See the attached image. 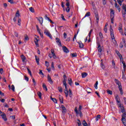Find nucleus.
<instances>
[{
	"mask_svg": "<svg viewBox=\"0 0 126 126\" xmlns=\"http://www.w3.org/2000/svg\"><path fill=\"white\" fill-rule=\"evenodd\" d=\"M81 109H82V106H81V105L79 106V110H77V107H76L75 108L74 111L77 117L79 115L80 118H82L83 115L82 112H81Z\"/></svg>",
	"mask_w": 126,
	"mask_h": 126,
	"instance_id": "nucleus-1",
	"label": "nucleus"
},
{
	"mask_svg": "<svg viewBox=\"0 0 126 126\" xmlns=\"http://www.w3.org/2000/svg\"><path fill=\"white\" fill-rule=\"evenodd\" d=\"M63 85L65 86L64 93L65 94V97H67L68 96V91L67 90V85L66 84V82H63Z\"/></svg>",
	"mask_w": 126,
	"mask_h": 126,
	"instance_id": "nucleus-2",
	"label": "nucleus"
},
{
	"mask_svg": "<svg viewBox=\"0 0 126 126\" xmlns=\"http://www.w3.org/2000/svg\"><path fill=\"white\" fill-rule=\"evenodd\" d=\"M110 36L111 37L112 40H115V35H114V30L111 26H110Z\"/></svg>",
	"mask_w": 126,
	"mask_h": 126,
	"instance_id": "nucleus-3",
	"label": "nucleus"
},
{
	"mask_svg": "<svg viewBox=\"0 0 126 126\" xmlns=\"http://www.w3.org/2000/svg\"><path fill=\"white\" fill-rule=\"evenodd\" d=\"M122 117V123H123V125H124V126H126V113H123Z\"/></svg>",
	"mask_w": 126,
	"mask_h": 126,
	"instance_id": "nucleus-4",
	"label": "nucleus"
},
{
	"mask_svg": "<svg viewBox=\"0 0 126 126\" xmlns=\"http://www.w3.org/2000/svg\"><path fill=\"white\" fill-rule=\"evenodd\" d=\"M44 34H45L46 35V36H48V37H49V38H50V39H53L52 34H51V33H50V32H49V31H48V30H45Z\"/></svg>",
	"mask_w": 126,
	"mask_h": 126,
	"instance_id": "nucleus-5",
	"label": "nucleus"
},
{
	"mask_svg": "<svg viewBox=\"0 0 126 126\" xmlns=\"http://www.w3.org/2000/svg\"><path fill=\"white\" fill-rule=\"evenodd\" d=\"M97 50H98V53L99 56L102 55V48H101V45L100 43L98 44V47H97Z\"/></svg>",
	"mask_w": 126,
	"mask_h": 126,
	"instance_id": "nucleus-6",
	"label": "nucleus"
},
{
	"mask_svg": "<svg viewBox=\"0 0 126 126\" xmlns=\"http://www.w3.org/2000/svg\"><path fill=\"white\" fill-rule=\"evenodd\" d=\"M56 43H57V44H58V46H59V47H62V41H61V39H60V38L57 37L56 38Z\"/></svg>",
	"mask_w": 126,
	"mask_h": 126,
	"instance_id": "nucleus-7",
	"label": "nucleus"
},
{
	"mask_svg": "<svg viewBox=\"0 0 126 126\" xmlns=\"http://www.w3.org/2000/svg\"><path fill=\"white\" fill-rule=\"evenodd\" d=\"M47 80L48 82H49L51 84H53V83H54L53 80H52V78H51V76L49 75H48L47 76Z\"/></svg>",
	"mask_w": 126,
	"mask_h": 126,
	"instance_id": "nucleus-8",
	"label": "nucleus"
},
{
	"mask_svg": "<svg viewBox=\"0 0 126 126\" xmlns=\"http://www.w3.org/2000/svg\"><path fill=\"white\" fill-rule=\"evenodd\" d=\"M61 108L62 109L63 114H65V113H66V108H65V107H64L63 105H62Z\"/></svg>",
	"mask_w": 126,
	"mask_h": 126,
	"instance_id": "nucleus-9",
	"label": "nucleus"
},
{
	"mask_svg": "<svg viewBox=\"0 0 126 126\" xmlns=\"http://www.w3.org/2000/svg\"><path fill=\"white\" fill-rule=\"evenodd\" d=\"M0 116H1V117H2V119H3V120L5 122H6V121H7V118H6V115H5V114L3 113V114H1Z\"/></svg>",
	"mask_w": 126,
	"mask_h": 126,
	"instance_id": "nucleus-10",
	"label": "nucleus"
},
{
	"mask_svg": "<svg viewBox=\"0 0 126 126\" xmlns=\"http://www.w3.org/2000/svg\"><path fill=\"white\" fill-rule=\"evenodd\" d=\"M39 38H37L36 37L34 38V43L36 46H37V47H39V43H38V42H39Z\"/></svg>",
	"mask_w": 126,
	"mask_h": 126,
	"instance_id": "nucleus-11",
	"label": "nucleus"
},
{
	"mask_svg": "<svg viewBox=\"0 0 126 126\" xmlns=\"http://www.w3.org/2000/svg\"><path fill=\"white\" fill-rule=\"evenodd\" d=\"M63 50L64 53H69V51L68 50V49L66 48L65 46H63Z\"/></svg>",
	"mask_w": 126,
	"mask_h": 126,
	"instance_id": "nucleus-12",
	"label": "nucleus"
},
{
	"mask_svg": "<svg viewBox=\"0 0 126 126\" xmlns=\"http://www.w3.org/2000/svg\"><path fill=\"white\" fill-rule=\"evenodd\" d=\"M78 44H79V48H80L81 49H82L83 48H84V45L83 44V43H82L81 41H79L78 42Z\"/></svg>",
	"mask_w": 126,
	"mask_h": 126,
	"instance_id": "nucleus-13",
	"label": "nucleus"
},
{
	"mask_svg": "<svg viewBox=\"0 0 126 126\" xmlns=\"http://www.w3.org/2000/svg\"><path fill=\"white\" fill-rule=\"evenodd\" d=\"M45 18L46 20H48V21H50L51 23L54 24V22H53V21H52V20H51L49 17H48V16H47V15H45Z\"/></svg>",
	"mask_w": 126,
	"mask_h": 126,
	"instance_id": "nucleus-14",
	"label": "nucleus"
},
{
	"mask_svg": "<svg viewBox=\"0 0 126 126\" xmlns=\"http://www.w3.org/2000/svg\"><path fill=\"white\" fill-rule=\"evenodd\" d=\"M95 14V18L96 19V23H99V16L98 15V13H94Z\"/></svg>",
	"mask_w": 126,
	"mask_h": 126,
	"instance_id": "nucleus-15",
	"label": "nucleus"
},
{
	"mask_svg": "<svg viewBox=\"0 0 126 126\" xmlns=\"http://www.w3.org/2000/svg\"><path fill=\"white\" fill-rule=\"evenodd\" d=\"M37 19L39 21V23H40V24L42 25L43 21L44 20V19H43V17H39Z\"/></svg>",
	"mask_w": 126,
	"mask_h": 126,
	"instance_id": "nucleus-16",
	"label": "nucleus"
},
{
	"mask_svg": "<svg viewBox=\"0 0 126 126\" xmlns=\"http://www.w3.org/2000/svg\"><path fill=\"white\" fill-rule=\"evenodd\" d=\"M59 100L62 104L63 103V96L59 95Z\"/></svg>",
	"mask_w": 126,
	"mask_h": 126,
	"instance_id": "nucleus-17",
	"label": "nucleus"
},
{
	"mask_svg": "<svg viewBox=\"0 0 126 126\" xmlns=\"http://www.w3.org/2000/svg\"><path fill=\"white\" fill-rule=\"evenodd\" d=\"M68 83L70 86H71V85H72V79H71V78H69L68 79Z\"/></svg>",
	"mask_w": 126,
	"mask_h": 126,
	"instance_id": "nucleus-18",
	"label": "nucleus"
},
{
	"mask_svg": "<svg viewBox=\"0 0 126 126\" xmlns=\"http://www.w3.org/2000/svg\"><path fill=\"white\" fill-rule=\"evenodd\" d=\"M114 81H115V83L116 84H117V85H121V82H120V81H119V80H118V79H115V80H114Z\"/></svg>",
	"mask_w": 126,
	"mask_h": 126,
	"instance_id": "nucleus-19",
	"label": "nucleus"
},
{
	"mask_svg": "<svg viewBox=\"0 0 126 126\" xmlns=\"http://www.w3.org/2000/svg\"><path fill=\"white\" fill-rule=\"evenodd\" d=\"M110 17H114V15H115V11L114 10H111V12H110Z\"/></svg>",
	"mask_w": 126,
	"mask_h": 126,
	"instance_id": "nucleus-20",
	"label": "nucleus"
},
{
	"mask_svg": "<svg viewBox=\"0 0 126 126\" xmlns=\"http://www.w3.org/2000/svg\"><path fill=\"white\" fill-rule=\"evenodd\" d=\"M88 74L86 72H83L82 73V78H85L87 76Z\"/></svg>",
	"mask_w": 126,
	"mask_h": 126,
	"instance_id": "nucleus-21",
	"label": "nucleus"
},
{
	"mask_svg": "<svg viewBox=\"0 0 126 126\" xmlns=\"http://www.w3.org/2000/svg\"><path fill=\"white\" fill-rule=\"evenodd\" d=\"M68 92H69V97L71 98V97H72V92L71 91V90L69 89V91Z\"/></svg>",
	"mask_w": 126,
	"mask_h": 126,
	"instance_id": "nucleus-22",
	"label": "nucleus"
},
{
	"mask_svg": "<svg viewBox=\"0 0 126 126\" xmlns=\"http://www.w3.org/2000/svg\"><path fill=\"white\" fill-rule=\"evenodd\" d=\"M21 58L23 62H25V61L26 60V57H25L23 55H22L21 56Z\"/></svg>",
	"mask_w": 126,
	"mask_h": 126,
	"instance_id": "nucleus-23",
	"label": "nucleus"
},
{
	"mask_svg": "<svg viewBox=\"0 0 126 126\" xmlns=\"http://www.w3.org/2000/svg\"><path fill=\"white\" fill-rule=\"evenodd\" d=\"M124 46H125V43L121 42L119 45L120 48H121V49H123V48H124Z\"/></svg>",
	"mask_w": 126,
	"mask_h": 126,
	"instance_id": "nucleus-24",
	"label": "nucleus"
},
{
	"mask_svg": "<svg viewBox=\"0 0 126 126\" xmlns=\"http://www.w3.org/2000/svg\"><path fill=\"white\" fill-rule=\"evenodd\" d=\"M35 60L37 64H39V62L40 61V59H39V58H37V56L36 55L35 56Z\"/></svg>",
	"mask_w": 126,
	"mask_h": 126,
	"instance_id": "nucleus-25",
	"label": "nucleus"
},
{
	"mask_svg": "<svg viewBox=\"0 0 126 126\" xmlns=\"http://www.w3.org/2000/svg\"><path fill=\"white\" fill-rule=\"evenodd\" d=\"M42 87L44 90H45L46 91H48V88H47V86H46L45 84H43Z\"/></svg>",
	"mask_w": 126,
	"mask_h": 126,
	"instance_id": "nucleus-26",
	"label": "nucleus"
},
{
	"mask_svg": "<svg viewBox=\"0 0 126 126\" xmlns=\"http://www.w3.org/2000/svg\"><path fill=\"white\" fill-rule=\"evenodd\" d=\"M63 82H66V79H67V77H66V75L65 74H64L63 76Z\"/></svg>",
	"mask_w": 126,
	"mask_h": 126,
	"instance_id": "nucleus-27",
	"label": "nucleus"
},
{
	"mask_svg": "<svg viewBox=\"0 0 126 126\" xmlns=\"http://www.w3.org/2000/svg\"><path fill=\"white\" fill-rule=\"evenodd\" d=\"M37 95H38V97L40 98V99L42 98V93H41L40 92H38Z\"/></svg>",
	"mask_w": 126,
	"mask_h": 126,
	"instance_id": "nucleus-28",
	"label": "nucleus"
},
{
	"mask_svg": "<svg viewBox=\"0 0 126 126\" xmlns=\"http://www.w3.org/2000/svg\"><path fill=\"white\" fill-rule=\"evenodd\" d=\"M122 43H124L125 47H126V38L124 37L122 38Z\"/></svg>",
	"mask_w": 126,
	"mask_h": 126,
	"instance_id": "nucleus-29",
	"label": "nucleus"
},
{
	"mask_svg": "<svg viewBox=\"0 0 126 126\" xmlns=\"http://www.w3.org/2000/svg\"><path fill=\"white\" fill-rule=\"evenodd\" d=\"M123 30V24L122 23L119 24V27L118 28V30Z\"/></svg>",
	"mask_w": 126,
	"mask_h": 126,
	"instance_id": "nucleus-30",
	"label": "nucleus"
},
{
	"mask_svg": "<svg viewBox=\"0 0 126 126\" xmlns=\"http://www.w3.org/2000/svg\"><path fill=\"white\" fill-rule=\"evenodd\" d=\"M94 87L95 89H98V81H96L94 85Z\"/></svg>",
	"mask_w": 126,
	"mask_h": 126,
	"instance_id": "nucleus-31",
	"label": "nucleus"
},
{
	"mask_svg": "<svg viewBox=\"0 0 126 126\" xmlns=\"http://www.w3.org/2000/svg\"><path fill=\"white\" fill-rule=\"evenodd\" d=\"M119 107H120L121 108V112L124 114L125 112V109L124 108V107H122V105H121V104H119Z\"/></svg>",
	"mask_w": 126,
	"mask_h": 126,
	"instance_id": "nucleus-32",
	"label": "nucleus"
},
{
	"mask_svg": "<svg viewBox=\"0 0 126 126\" xmlns=\"http://www.w3.org/2000/svg\"><path fill=\"white\" fill-rule=\"evenodd\" d=\"M29 10L31 11V12H32V13L35 12V10H34V8L32 7H30Z\"/></svg>",
	"mask_w": 126,
	"mask_h": 126,
	"instance_id": "nucleus-33",
	"label": "nucleus"
},
{
	"mask_svg": "<svg viewBox=\"0 0 126 126\" xmlns=\"http://www.w3.org/2000/svg\"><path fill=\"white\" fill-rule=\"evenodd\" d=\"M58 91H59V92L60 93H63V88H62V87H59Z\"/></svg>",
	"mask_w": 126,
	"mask_h": 126,
	"instance_id": "nucleus-34",
	"label": "nucleus"
},
{
	"mask_svg": "<svg viewBox=\"0 0 126 126\" xmlns=\"http://www.w3.org/2000/svg\"><path fill=\"white\" fill-rule=\"evenodd\" d=\"M90 91H92V90H91L90 88H88L87 89V92L88 93V94H90V93H91V92Z\"/></svg>",
	"mask_w": 126,
	"mask_h": 126,
	"instance_id": "nucleus-35",
	"label": "nucleus"
},
{
	"mask_svg": "<svg viewBox=\"0 0 126 126\" xmlns=\"http://www.w3.org/2000/svg\"><path fill=\"white\" fill-rule=\"evenodd\" d=\"M21 24V19L18 18V25H19V26H20Z\"/></svg>",
	"mask_w": 126,
	"mask_h": 126,
	"instance_id": "nucleus-36",
	"label": "nucleus"
},
{
	"mask_svg": "<svg viewBox=\"0 0 126 126\" xmlns=\"http://www.w3.org/2000/svg\"><path fill=\"white\" fill-rule=\"evenodd\" d=\"M116 100V101L117 102V103H120V100L119 99H120V97H119V95H117L116 96V98H115Z\"/></svg>",
	"mask_w": 126,
	"mask_h": 126,
	"instance_id": "nucleus-37",
	"label": "nucleus"
},
{
	"mask_svg": "<svg viewBox=\"0 0 126 126\" xmlns=\"http://www.w3.org/2000/svg\"><path fill=\"white\" fill-rule=\"evenodd\" d=\"M107 92L108 94H110V95H113V92H112V91L107 90Z\"/></svg>",
	"mask_w": 126,
	"mask_h": 126,
	"instance_id": "nucleus-38",
	"label": "nucleus"
},
{
	"mask_svg": "<svg viewBox=\"0 0 126 126\" xmlns=\"http://www.w3.org/2000/svg\"><path fill=\"white\" fill-rule=\"evenodd\" d=\"M122 63L123 64L124 69H126V63H125V61H123Z\"/></svg>",
	"mask_w": 126,
	"mask_h": 126,
	"instance_id": "nucleus-39",
	"label": "nucleus"
},
{
	"mask_svg": "<svg viewBox=\"0 0 126 126\" xmlns=\"http://www.w3.org/2000/svg\"><path fill=\"white\" fill-rule=\"evenodd\" d=\"M51 100H52V101H53V102H54V103H58V101H57V99L56 98H53L51 97Z\"/></svg>",
	"mask_w": 126,
	"mask_h": 126,
	"instance_id": "nucleus-40",
	"label": "nucleus"
},
{
	"mask_svg": "<svg viewBox=\"0 0 126 126\" xmlns=\"http://www.w3.org/2000/svg\"><path fill=\"white\" fill-rule=\"evenodd\" d=\"M87 16H90V12H87L85 15L84 17L83 18V19H84V18H85V17H87Z\"/></svg>",
	"mask_w": 126,
	"mask_h": 126,
	"instance_id": "nucleus-41",
	"label": "nucleus"
},
{
	"mask_svg": "<svg viewBox=\"0 0 126 126\" xmlns=\"http://www.w3.org/2000/svg\"><path fill=\"white\" fill-rule=\"evenodd\" d=\"M72 58H76V57H77V54L76 53H72Z\"/></svg>",
	"mask_w": 126,
	"mask_h": 126,
	"instance_id": "nucleus-42",
	"label": "nucleus"
},
{
	"mask_svg": "<svg viewBox=\"0 0 126 126\" xmlns=\"http://www.w3.org/2000/svg\"><path fill=\"white\" fill-rule=\"evenodd\" d=\"M83 126H88V124H87V123H86V121H84L83 122Z\"/></svg>",
	"mask_w": 126,
	"mask_h": 126,
	"instance_id": "nucleus-43",
	"label": "nucleus"
},
{
	"mask_svg": "<svg viewBox=\"0 0 126 126\" xmlns=\"http://www.w3.org/2000/svg\"><path fill=\"white\" fill-rule=\"evenodd\" d=\"M92 31H93V30H91L89 33V34H88V36H89V38H90V37H91V34L92 33Z\"/></svg>",
	"mask_w": 126,
	"mask_h": 126,
	"instance_id": "nucleus-44",
	"label": "nucleus"
},
{
	"mask_svg": "<svg viewBox=\"0 0 126 126\" xmlns=\"http://www.w3.org/2000/svg\"><path fill=\"white\" fill-rule=\"evenodd\" d=\"M16 17H17L18 16H20V14H19V11H17V12L16 13Z\"/></svg>",
	"mask_w": 126,
	"mask_h": 126,
	"instance_id": "nucleus-45",
	"label": "nucleus"
},
{
	"mask_svg": "<svg viewBox=\"0 0 126 126\" xmlns=\"http://www.w3.org/2000/svg\"><path fill=\"white\" fill-rule=\"evenodd\" d=\"M118 88L119 91L123 90V87H122V84L118 85Z\"/></svg>",
	"mask_w": 126,
	"mask_h": 126,
	"instance_id": "nucleus-46",
	"label": "nucleus"
},
{
	"mask_svg": "<svg viewBox=\"0 0 126 126\" xmlns=\"http://www.w3.org/2000/svg\"><path fill=\"white\" fill-rule=\"evenodd\" d=\"M11 89L12 90V91H13V92H14V91H15V88L14 87V85H12L11 86Z\"/></svg>",
	"mask_w": 126,
	"mask_h": 126,
	"instance_id": "nucleus-47",
	"label": "nucleus"
},
{
	"mask_svg": "<svg viewBox=\"0 0 126 126\" xmlns=\"http://www.w3.org/2000/svg\"><path fill=\"white\" fill-rule=\"evenodd\" d=\"M102 4L103 5L107 4V1L106 0H102Z\"/></svg>",
	"mask_w": 126,
	"mask_h": 126,
	"instance_id": "nucleus-48",
	"label": "nucleus"
},
{
	"mask_svg": "<svg viewBox=\"0 0 126 126\" xmlns=\"http://www.w3.org/2000/svg\"><path fill=\"white\" fill-rule=\"evenodd\" d=\"M100 66L101 67H102V68H103V69H104V68H105V65H104V64H103V63H101L100 64Z\"/></svg>",
	"mask_w": 126,
	"mask_h": 126,
	"instance_id": "nucleus-49",
	"label": "nucleus"
},
{
	"mask_svg": "<svg viewBox=\"0 0 126 126\" xmlns=\"http://www.w3.org/2000/svg\"><path fill=\"white\" fill-rule=\"evenodd\" d=\"M117 1L119 5H122V2H123V1H121V0H117Z\"/></svg>",
	"mask_w": 126,
	"mask_h": 126,
	"instance_id": "nucleus-50",
	"label": "nucleus"
},
{
	"mask_svg": "<svg viewBox=\"0 0 126 126\" xmlns=\"http://www.w3.org/2000/svg\"><path fill=\"white\" fill-rule=\"evenodd\" d=\"M8 2H10L11 4H13V3H14V2H13V0H8Z\"/></svg>",
	"mask_w": 126,
	"mask_h": 126,
	"instance_id": "nucleus-51",
	"label": "nucleus"
},
{
	"mask_svg": "<svg viewBox=\"0 0 126 126\" xmlns=\"http://www.w3.org/2000/svg\"><path fill=\"white\" fill-rule=\"evenodd\" d=\"M28 69V71L29 72V73L30 74L31 76H32V73H31V70H30V69H29V68H27Z\"/></svg>",
	"mask_w": 126,
	"mask_h": 126,
	"instance_id": "nucleus-52",
	"label": "nucleus"
},
{
	"mask_svg": "<svg viewBox=\"0 0 126 126\" xmlns=\"http://www.w3.org/2000/svg\"><path fill=\"white\" fill-rule=\"evenodd\" d=\"M70 10V9L69 8V7H67V8H66V11L67 12H69Z\"/></svg>",
	"mask_w": 126,
	"mask_h": 126,
	"instance_id": "nucleus-53",
	"label": "nucleus"
},
{
	"mask_svg": "<svg viewBox=\"0 0 126 126\" xmlns=\"http://www.w3.org/2000/svg\"><path fill=\"white\" fill-rule=\"evenodd\" d=\"M25 41H28V40H29V37H28V36L26 35L25 37Z\"/></svg>",
	"mask_w": 126,
	"mask_h": 126,
	"instance_id": "nucleus-54",
	"label": "nucleus"
},
{
	"mask_svg": "<svg viewBox=\"0 0 126 126\" xmlns=\"http://www.w3.org/2000/svg\"><path fill=\"white\" fill-rule=\"evenodd\" d=\"M66 36H67V35L66 34V33L64 32V33H63V38H64V39H66Z\"/></svg>",
	"mask_w": 126,
	"mask_h": 126,
	"instance_id": "nucleus-55",
	"label": "nucleus"
},
{
	"mask_svg": "<svg viewBox=\"0 0 126 126\" xmlns=\"http://www.w3.org/2000/svg\"><path fill=\"white\" fill-rule=\"evenodd\" d=\"M25 79L26 81H29V78L27 76H25Z\"/></svg>",
	"mask_w": 126,
	"mask_h": 126,
	"instance_id": "nucleus-56",
	"label": "nucleus"
},
{
	"mask_svg": "<svg viewBox=\"0 0 126 126\" xmlns=\"http://www.w3.org/2000/svg\"><path fill=\"white\" fill-rule=\"evenodd\" d=\"M99 37H100V38L101 39H102V38H103V34H102V33L99 32Z\"/></svg>",
	"mask_w": 126,
	"mask_h": 126,
	"instance_id": "nucleus-57",
	"label": "nucleus"
},
{
	"mask_svg": "<svg viewBox=\"0 0 126 126\" xmlns=\"http://www.w3.org/2000/svg\"><path fill=\"white\" fill-rule=\"evenodd\" d=\"M10 118H11L12 119V120H15V116H14V115L10 116Z\"/></svg>",
	"mask_w": 126,
	"mask_h": 126,
	"instance_id": "nucleus-58",
	"label": "nucleus"
},
{
	"mask_svg": "<svg viewBox=\"0 0 126 126\" xmlns=\"http://www.w3.org/2000/svg\"><path fill=\"white\" fill-rule=\"evenodd\" d=\"M39 74L41 75H44V73H43L42 70H39Z\"/></svg>",
	"mask_w": 126,
	"mask_h": 126,
	"instance_id": "nucleus-59",
	"label": "nucleus"
},
{
	"mask_svg": "<svg viewBox=\"0 0 126 126\" xmlns=\"http://www.w3.org/2000/svg\"><path fill=\"white\" fill-rule=\"evenodd\" d=\"M52 57L53 59H57V56H56V54H52Z\"/></svg>",
	"mask_w": 126,
	"mask_h": 126,
	"instance_id": "nucleus-60",
	"label": "nucleus"
},
{
	"mask_svg": "<svg viewBox=\"0 0 126 126\" xmlns=\"http://www.w3.org/2000/svg\"><path fill=\"white\" fill-rule=\"evenodd\" d=\"M45 64L47 66V67H49V63L47 61H45Z\"/></svg>",
	"mask_w": 126,
	"mask_h": 126,
	"instance_id": "nucleus-61",
	"label": "nucleus"
},
{
	"mask_svg": "<svg viewBox=\"0 0 126 126\" xmlns=\"http://www.w3.org/2000/svg\"><path fill=\"white\" fill-rule=\"evenodd\" d=\"M67 7H69V1H67L66 3Z\"/></svg>",
	"mask_w": 126,
	"mask_h": 126,
	"instance_id": "nucleus-62",
	"label": "nucleus"
},
{
	"mask_svg": "<svg viewBox=\"0 0 126 126\" xmlns=\"http://www.w3.org/2000/svg\"><path fill=\"white\" fill-rule=\"evenodd\" d=\"M76 19V18L75 17H74L72 19V22H74V21Z\"/></svg>",
	"mask_w": 126,
	"mask_h": 126,
	"instance_id": "nucleus-63",
	"label": "nucleus"
},
{
	"mask_svg": "<svg viewBox=\"0 0 126 126\" xmlns=\"http://www.w3.org/2000/svg\"><path fill=\"white\" fill-rule=\"evenodd\" d=\"M123 9L125 10V9H126V5H124L123 6Z\"/></svg>",
	"mask_w": 126,
	"mask_h": 126,
	"instance_id": "nucleus-64",
	"label": "nucleus"
}]
</instances>
